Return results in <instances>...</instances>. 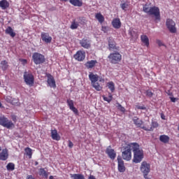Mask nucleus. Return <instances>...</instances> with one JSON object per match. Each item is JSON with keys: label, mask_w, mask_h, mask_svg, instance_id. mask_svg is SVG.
Instances as JSON below:
<instances>
[{"label": "nucleus", "mask_w": 179, "mask_h": 179, "mask_svg": "<svg viewBox=\"0 0 179 179\" xmlns=\"http://www.w3.org/2000/svg\"><path fill=\"white\" fill-rule=\"evenodd\" d=\"M134 152V163H141L143 160V150L141 149V146L138 143H130L122 148V157L124 160L129 162L132 159V151Z\"/></svg>", "instance_id": "obj_1"}, {"label": "nucleus", "mask_w": 179, "mask_h": 179, "mask_svg": "<svg viewBox=\"0 0 179 179\" xmlns=\"http://www.w3.org/2000/svg\"><path fill=\"white\" fill-rule=\"evenodd\" d=\"M143 10L150 16H155V20H160V9L159 7L156 6L150 7L149 4H145L143 7Z\"/></svg>", "instance_id": "obj_2"}, {"label": "nucleus", "mask_w": 179, "mask_h": 179, "mask_svg": "<svg viewBox=\"0 0 179 179\" xmlns=\"http://www.w3.org/2000/svg\"><path fill=\"white\" fill-rule=\"evenodd\" d=\"M108 59L112 65H118L122 61V55L119 52H113L109 54Z\"/></svg>", "instance_id": "obj_3"}, {"label": "nucleus", "mask_w": 179, "mask_h": 179, "mask_svg": "<svg viewBox=\"0 0 179 179\" xmlns=\"http://www.w3.org/2000/svg\"><path fill=\"white\" fill-rule=\"evenodd\" d=\"M89 79L91 80V85L96 92H100L103 87L100 85L99 83V75L94 74L93 73L90 72L89 74Z\"/></svg>", "instance_id": "obj_4"}, {"label": "nucleus", "mask_w": 179, "mask_h": 179, "mask_svg": "<svg viewBox=\"0 0 179 179\" xmlns=\"http://www.w3.org/2000/svg\"><path fill=\"white\" fill-rule=\"evenodd\" d=\"M0 125L7 129H13L15 128V123L8 117H6L5 115L0 116Z\"/></svg>", "instance_id": "obj_5"}, {"label": "nucleus", "mask_w": 179, "mask_h": 179, "mask_svg": "<svg viewBox=\"0 0 179 179\" xmlns=\"http://www.w3.org/2000/svg\"><path fill=\"white\" fill-rule=\"evenodd\" d=\"M32 59L35 65H41L45 62V57L38 52H34L32 55Z\"/></svg>", "instance_id": "obj_6"}, {"label": "nucleus", "mask_w": 179, "mask_h": 179, "mask_svg": "<svg viewBox=\"0 0 179 179\" xmlns=\"http://www.w3.org/2000/svg\"><path fill=\"white\" fill-rule=\"evenodd\" d=\"M24 80L26 85L31 87L34 85V76L31 73L25 71L24 73Z\"/></svg>", "instance_id": "obj_7"}, {"label": "nucleus", "mask_w": 179, "mask_h": 179, "mask_svg": "<svg viewBox=\"0 0 179 179\" xmlns=\"http://www.w3.org/2000/svg\"><path fill=\"white\" fill-rule=\"evenodd\" d=\"M166 26L170 33H177V27H176V22L172 19L168 18L166 22Z\"/></svg>", "instance_id": "obj_8"}, {"label": "nucleus", "mask_w": 179, "mask_h": 179, "mask_svg": "<svg viewBox=\"0 0 179 179\" xmlns=\"http://www.w3.org/2000/svg\"><path fill=\"white\" fill-rule=\"evenodd\" d=\"M140 170L143 173V176H148L149 173H150V164L143 161L141 163Z\"/></svg>", "instance_id": "obj_9"}, {"label": "nucleus", "mask_w": 179, "mask_h": 179, "mask_svg": "<svg viewBox=\"0 0 179 179\" xmlns=\"http://www.w3.org/2000/svg\"><path fill=\"white\" fill-rule=\"evenodd\" d=\"M73 58L76 61L82 62L83 61H85V58H86V52L83 50H78L73 55Z\"/></svg>", "instance_id": "obj_10"}, {"label": "nucleus", "mask_w": 179, "mask_h": 179, "mask_svg": "<svg viewBox=\"0 0 179 179\" xmlns=\"http://www.w3.org/2000/svg\"><path fill=\"white\" fill-rule=\"evenodd\" d=\"M108 43L109 51H120V46H117V43L113 38H109Z\"/></svg>", "instance_id": "obj_11"}, {"label": "nucleus", "mask_w": 179, "mask_h": 179, "mask_svg": "<svg viewBox=\"0 0 179 179\" xmlns=\"http://www.w3.org/2000/svg\"><path fill=\"white\" fill-rule=\"evenodd\" d=\"M148 122V123H145V127H143V129L144 131H152L155 128H157L159 127V123L157 121H152L151 122Z\"/></svg>", "instance_id": "obj_12"}, {"label": "nucleus", "mask_w": 179, "mask_h": 179, "mask_svg": "<svg viewBox=\"0 0 179 179\" xmlns=\"http://www.w3.org/2000/svg\"><path fill=\"white\" fill-rule=\"evenodd\" d=\"M117 169L120 173H125V165L124 164V160H122V157L118 155L117 156Z\"/></svg>", "instance_id": "obj_13"}, {"label": "nucleus", "mask_w": 179, "mask_h": 179, "mask_svg": "<svg viewBox=\"0 0 179 179\" xmlns=\"http://www.w3.org/2000/svg\"><path fill=\"white\" fill-rule=\"evenodd\" d=\"M133 122L137 128H141V129H143V128L146 127V124H143V120L139 119L138 117H134L133 118Z\"/></svg>", "instance_id": "obj_14"}, {"label": "nucleus", "mask_w": 179, "mask_h": 179, "mask_svg": "<svg viewBox=\"0 0 179 179\" xmlns=\"http://www.w3.org/2000/svg\"><path fill=\"white\" fill-rule=\"evenodd\" d=\"M106 153L108 155V157L111 159V160H115V157H117V152H115L114 149H111V146L106 148Z\"/></svg>", "instance_id": "obj_15"}, {"label": "nucleus", "mask_w": 179, "mask_h": 179, "mask_svg": "<svg viewBox=\"0 0 179 179\" xmlns=\"http://www.w3.org/2000/svg\"><path fill=\"white\" fill-rule=\"evenodd\" d=\"M67 105L69 107V109L76 114V115H79V110H78V108H76L73 105V100H71V99H67L66 101Z\"/></svg>", "instance_id": "obj_16"}, {"label": "nucleus", "mask_w": 179, "mask_h": 179, "mask_svg": "<svg viewBox=\"0 0 179 179\" xmlns=\"http://www.w3.org/2000/svg\"><path fill=\"white\" fill-rule=\"evenodd\" d=\"M41 37L42 38V41L46 43V44H50V43L52 41V37H51L48 33L42 32Z\"/></svg>", "instance_id": "obj_17"}, {"label": "nucleus", "mask_w": 179, "mask_h": 179, "mask_svg": "<svg viewBox=\"0 0 179 179\" xmlns=\"http://www.w3.org/2000/svg\"><path fill=\"white\" fill-rule=\"evenodd\" d=\"M80 44L81 47H83V48H85V50H89V48L92 47L90 40L85 38L80 41Z\"/></svg>", "instance_id": "obj_18"}, {"label": "nucleus", "mask_w": 179, "mask_h": 179, "mask_svg": "<svg viewBox=\"0 0 179 179\" xmlns=\"http://www.w3.org/2000/svg\"><path fill=\"white\" fill-rule=\"evenodd\" d=\"M47 83L49 85L50 87H52L53 89H55V87H57V84H55V79H54V76H52L51 74L48 75Z\"/></svg>", "instance_id": "obj_19"}, {"label": "nucleus", "mask_w": 179, "mask_h": 179, "mask_svg": "<svg viewBox=\"0 0 179 179\" xmlns=\"http://www.w3.org/2000/svg\"><path fill=\"white\" fill-rule=\"evenodd\" d=\"M9 157V152L7 148H4L2 150L1 152H0V160L5 162V160H8Z\"/></svg>", "instance_id": "obj_20"}, {"label": "nucleus", "mask_w": 179, "mask_h": 179, "mask_svg": "<svg viewBox=\"0 0 179 179\" xmlns=\"http://www.w3.org/2000/svg\"><path fill=\"white\" fill-rule=\"evenodd\" d=\"M121 20L120 18H115L112 21V26L114 29H121Z\"/></svg>", "instance_id": "obj_21"}, {"label": "nucleus", "mask_w": 179, "mask_h": 179, "mask_svg": "<svg viewBox=\"0 0 179 179\" xmlns=\"http://www.w3.org/2000/svg\"><path fill=\"white\" fill-rule=\"evenodd\" d=\"M96 64H97V60H90L85 64V66L87 69H92L96 66Z\"/></svg>", "instance_id": "obj_22"}, {"label": "nucleus", "mask_w": 179, "mask_h": 179, "mask_svg": "<svg viewBox=\"0 0 179 179\" xmlns=\"http://www.w3.org/2000/svg\"><path fill=\"white\" fill-rule=\"evenodd\" d=\"M51 136L52 139L53 141H60L61 140V136H59V134H58V131L57 129H54L51 131Z\"/></svg>", "instance_id": "obj_23"}, {"label": "nucleus", "mask_w": 179, "mask_h": 179, "mask_svg": "<svg viewBox=\"0 0 179 179\" xmlns=\"http://www.w3.org/2000/svg\"><path fill=\"white\" fill-rule=\"evenodd\" d=\"M141 42L145 45V47H149V38L146 35H141Z\"/></svg>", "instance_id": "obj_24"}, {"label": "nucleus", "mask_w": 179, "mask_h": 179, "mask_svg": "<svg viewBox=\"0 0 179 179\" xmlns=\"http://www.w3.org/2000/svg\"><path fill=\"white\" fill-rule=\"evenodd\" d=\"M159 141L162 143H169L170 142V137L166 134H163L159 136Z\"/></svg>", "instance_id": "obj_25"}, {"label": "nucleus", "mask_w": 179, "mask_h": 179, "mask_svg": "<svg viewBox=\"0 0 179 179\" xmlns=\"http://www.w3.org/2000/svg\"><path fill=\"white\" fill-rule=\"evenodd\" d=\"M9 7V2H8L7 0H1L0 1V8H1V9H8V8Z\"/></svg>", "instance_id": "obj_26"}, {"label": "nucleus", "mask_w": 179, "mask_h": 179, "mask_svg": "<svg viewBox=\"0 0 179 179\" xmlns=\"http://www.w3.org/2000/svg\"><path fill=\"white\" fill-rule=\"evenodd\" d=\"M78 24H81V26H86L87 24V19L86 17H79L78 18Z\"/></svg>", "instance_id": "obj_27"}, {"label": "nucleus", "mask_w": 179, "mask_h": 179, "mask_svg": "<svg viewBox=\"0 0 179 179\" xmlns=\"http://www.w3.org/2000/svg\"><path fill=\"white\" fill-rule=\"evenodd\" d=\"M70 3L73 6H78L80 7L83 5V3L80 1V0H69Z\"/></svg>", "instance_id": "obj_28"}, {"label": "nucleus", "mask_w": 179, "mask_h": 179, "mask_svg": "<svg viewBox=\"0 0 179 179\" xmlns=\"http://www.w3.org/2000/svg\"><path fill=\"white\" fill-rule=\"evenodd\" d=\"M6 34H9L11 37H15L16 36V33L13 31V29L11 27H8L6 29Z\"/></svg>", "instance_id": "obj_29"}, {"label": "nucleus", "mask_w": 179, "mask_h": 179, "mask_svg": "<svg viewBox=\"0 0 179 179\" xmlns=\"http://www.w3.org/2000/svg\"><path fill=\"white\" fill-rule=\"evenodd\" d=\"M24 152H25V155L28 156L29 159H31V156H33V150L27 147L24 149Z\"/></svg>", "instance_id": "obj_30"}, {"label": "nucleus", "mask_w": 179, "mask_h": 179, "mask_svg": "<svg viewBox=\"0 0 179 179\" xmlns=\"http://www.w3.org/2000/svg\"><path fill=\"white\" fill-rule=\"evenodd\" d=\"M95 17L98 20V22H99V23H103L104 22V16L101 15V13H96L95 15Z\"/></svg>", "instance_id": "obj_31"}, {"label": "nucleus", "mask_w": 179, "mask_h": 179, "mask_svg": "<svg viewBox=\"0 0 179 179\" xmlns=\"http://www.w3.org/2000/svg\"><path fill=\"white\" fill-rule=\"evenodd\" d=\"M107 87H108V89H110L111 93H114L115 90V85H114V83H113V81L108 83Z\"/></svg>", "instance_id": "obj_32"}, {"label": "nucleus", "mask_w": 179, "mask_h": 179, "mask_svg": "<svg viewBox=\"0 0 179 179\" xmlns=\"http://www.w3.org/2000/svg\"><path fill=\"white\" fill-rule=\"evenodd\" d=\"M79 27V22H76L75 20L71 22L70 28L71 30H75Z\"/></svg>", "instance_id": "obj_33"}, {"label": "nucleus", "mask_w": 179, "mask_h": 179, "mask_svg": "<svg viewBox=\"0 0 179 179\" xmlns=\"http://www.w3.org/2000/svg\"><path fill=\"white\" fill-rule=\"evenodd\" d=\"M1 65L2 71H6L8 69V62H6V60L1 61Z\"/></svg>", "instance_id": "obj_34"}, {"label": "nucleus", "mask_w": 179, "mask_h": 179, "mask_svg": "<svg viewBox=\"0 0 179 179\" xmlns=\"http://www.w3.org/2000/svg\"><path fill=\"white\" fill-rule=\"evenodd\" d=\"M103 99L104 101H107L108 103H110L113 100V94H111V93L109 92L108 97L103 95Z\"/></svg>", "instance_id": "obj_35"}, {"label": "nucleus", "mask_w": 179, "mask_h": 179, "mask_svg": "<svg viewBox=\"0 0 179 179\" xmlns=\"http://www.w3.org/2000/svg\"><path fill=\"white\" fill-rule=\"evenodd\" d=\"M6 169L8 171H13L15 170V164L9 162L6 166Z\"/></svg>", "instance_id": "obj_36"}, {"label": "nucleus", "mask_w": 179, "mask_h": 179, "mask_svg": "<svg viewBox=\"0 0 179 179\" xmlns=\"http://www.w3.org/2000/svg\"><path fill=\"white\" fill-rule=\"evenodd\" d=\"M71 178H73V179H85V176H83V175H82V174L75 173V174L71 175Z\"/></svg>", "instance_id": "obj_37"}, {"label": "nucleus", "mask_w": 179, "mask_h": 179, "mask_svg": "<svg viewBox=\"0 0 179 179\" xmlns=\"http://www.w3.org/2000/svg\"><path fill=\"white\" fill-rule=\"evenodd\" d=\"M39 174H40V176H43V177H47V176H48L47 174V171H45V169H44L43 168L40 169Z\"/></svg>", "instance_id": "obj_38"}, {"label": "nucleus", "mask_w": 179, "mask_h": 179, "mask_svg": "<svg viewBox=\"0 0 179 179\" xmlns=\"http://www.w3.org/2000/svg\"><path fill=\"white\" fill-rule=\"evenodd\" d=\"M129 6V4L128 3H123L120 4V8L122 9V10H127V8Z\"/></svg>", "instance_id": "obj_39"}, {"label": "nucleus", "mask_w": 179, "mask_h": 179, "mask_svg": "<svg viewBox=\"0 0 179 179\" xmlns=\"http://www.w3.org/2000/svg\"><path fill=\"white\" fill-rule=\"evenodd\" d=\"M145 94L147 96V97H153V92L152 91H150V90H148L145 92Z\"/></svg>", "instance_id": "obj_40"}, {"label": "nucleus", "mask_w": 179, "mask_h": 179, "mask_svg": "<svg viewBox=\"0 0 179 179\" xmlns=\"http://www.w3.org/2000/svg\"><path fill=\"white\" fill-rule=\"evenodd\" d=\"M117 108L121 111L122 113H125V108L122 106V104L117 103Z\"/></svg>", "instance_id": "obj_41"}, {"label": "nucleus", "mask_w": 179, "mask_h": 179, "mask_svg": "<svg viewBox=\"0 0 179 179\" xmlns=\"http://www.w3.org/2000/svg\"><path fill=\"white\" fill-rule=\"evenodd\" d=\"M136 108L137 110H146V106H141V105H136Z\"/></svg>", "instance_id": "obj_42"}, {"label": "nucleus", "mask_w": 179, "mask_h": 179, "mask_svg": "<svg viewBox=\"0 0 179 179\" xmlns=\"http://www.w3.org/2000/svg\"><path fill=\"white\" fill-rule=\"evenodd\" d=\"M157 44H158L159 47H164V43L161 40L157 39L156 41Z\"/></svg>", "instance_id": "obj_43"}, {"label": "nucleus", "mask_w": 179, "mask_h": 179, "mask_svg": "<svg viewBox=\"0 0 179 179\" xmlns=\"http://www.w3.org/2000/svg\"><path fill=\"white\" fill-rule=\"evenodd\" d=\"M101 30L103 31V33H107L108 31V27L103 26L101 27Z\"/></svg>", "instance_id": "obj_44"}, {"label": "nucleus", "mask_w": 179, "mask_h": 179, "mask_svg": "<svg viewBox=\"0 0 179 179\" xmlns=\"http://www.w3.org/2000/svg\"><path fill=\"white\" fill-rule=\"evenodd\" d=\"M11 119L13 121V122H16V121H17V116H16L15 115H11Z\"/></svg>", "instance_id": "obj_45"}, {"label": "nucleus", "mask_w": 179, "mask_h": 179, "mask_svg": "<svg viewBox=\"0 0 179 179\" xmlns=\"http://www.w3.org/2000/svg\"><path fill=\"white\" fill-rule=\"evenodd\" d=\"M20 61L22 62V65H26V64H27V59H20Z\"/></svg>", "instance_id": "obj_46"}, {"label": "nucleus", "mask_w": 179, "mask_h": 179, "mask_svg": "<svg viewBox=\"0 0 179 179\" xmlns=\"http://www.w3.org/2000/svg\"><path fill=\"white\" fill-rule=\"evenodd\" d=\"M6 101H7V103H12V98L10 96H7L6 98Z\"/></svg>", "instance_id": "obj_47"}, {"label": "nucleus", "mask_w": 179, "mask_h": 179, "mask_svg": "<svg viewBox=\"0 0 179 179\" xmlns=\"http://www.w3.org/2000/svg\"><path fill=\"white\" fill-rule=\"evenodd\" d=\"M69 148H70V149H72V148H73V143H72V141H69Z\"/></svg>", "instance_id": "obj_48"}, {"label": "nucleus", "mask_w": 179, "mask_h": 179, "mask_svg": "<svg viewBox=\"0 0 179 179\" xmlns=\"http://www.w3.org/2000/svg\"><path fill=\"white\" fill-rule=\"evenodd\" d=\"M166 94H168V96H171V97H173V92H171V91L168 90L166 92Z\"/></svg>", "instance_id": "obj_49"}, {"label": "nucleus", "mask_w": 179, "mask_h": 179, "mask_svg": "<svg viewBox=\"0 0 179 179\" xmlns=\"http://www.w3.org/2000/svg\"><path fill=\"white\" fill-rule=\"evenodd\" d=\"M170 99H171V101H172V103H176V101H177V99H176L174 97L171 96Z\"/></svg>", "instance_id": "obj_50"}, {"label": "nucleus", "mask_w": 179, "mask_h": 179, "mask_svg": "<svg viewBox=\"0 0 179 179\" xmlns=\"http://www.w3.org/2000/svg\"><path fill=\"white\" fill-rule=\"evenodd\" d=\"M27 179H36V178H34L33 177V176H31V175H28V176H27Z\"/></svg>", "instance_id": "obj_51"}, {"label": "nucleus", "mask_w": 179, "mask_h": 179, "mask_svg": "<svg viewBox=\"0 0 179 179\" xmlns=\"http://www.w3.org/2000/svg\"><path fill=\"white\" fill-rule=\"evenodd\" d=\"M88 179H96V177H94V176H93V175H90L89 176Z\"/></svg>", "instance_id": "obj_52"}, {"label": "nucleus", "mask_w": 179, "mask_h": 179, "mask_svg": "<svg viewBox=\"0 0 179 179\" xmlns=\"http://www.w3.org/2000/svg\"><path fill=\"white\" fill-rule=\"evenodd\" d=\"M161 118L162 119V120H166V118L164 117V115H161Z\"/></svg>", "instance_id": "obj_53"}, {"label": "nucleus", "mask_w": 179, "mask_h": 179, "mask_svg": "<svg viewBox=\"0 0 179 179\" xmlns=\"http://www.w3.org/2000/svg\"><path fill=\"white\" fill-rule=\"evenodd\" d=\"M60 1H62L63 2H68L69 0H60Z\"/></svg>", "instance_id": "obj_54"}, {"label": "nucleus", "mask_w": 179, "mask_h": 179, "mask_svg": "<svg viewBox=\"0 0 179 179\" xmlns=\"http://www.w3.org/2000/svg\"><path fill=\"white\" fill-rule=\"evenodd\" d=\"M49 178H50V179H53V178H54V176H50L49 177Z\"/></svg>", "instance_id": "obj_55"}, {"label": "nucleus", "mask_w": 179, "mask_h": 179, "mask_svg": "<svg viewBox=\"0 0 179 179\" xmlns=\"http://www.w3.org/2000/svg\"><path fill=\"white\" fill-rule=\"evenodd\" d=\"M2 106V103L0 102V107H1Z\"/></svg>", "instance_id": "obj_56"}, {"label": "nucleus", "mask_w": 179, "mask_h": 179, "mask_svg": "<svg viewBox=\"0 0 179 179\" xmlns=\"http://www.w3.org/2000/svg\"><path fill=\"white\" fill-rule=\"evenodd\" d=\"M37 164H38V162H36V166H37Z\"/></svg>", "instance_id": "obj_57"}, {"label": "nucleus", "mask_w": 179, "mask_h": 179, "mask_svg": "<svg viewBox=\"0 0 179 179\" xmlns=\"http://www.w3.org/2000/svg\"><path fill=\"white\" fill-rule=\"evenodd\" d=\"M1 150H2V148L1 147H0V152H1Z\"/></svg>", "instance_id": "obj_58"}, {"label": "nucleus", "mask_w": 179, "mask_h": 179, "mask_svg": "<svg viewBox=\"0 0 179 179\" xmlns=\"http://www.w3.org/2000/svg\"><path fill=\"white\" fill-rule=\"evenodd\" d=\"M0 85H1V81H0Z\"/></svg>", "instance_id": "obj_59"}]
</instances>
